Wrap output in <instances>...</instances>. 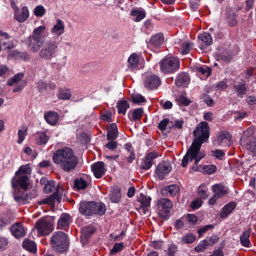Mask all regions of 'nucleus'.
Listing matches in <instances>:
<instances>
[{
    "label": "nucleus",
    "instance_id": "b1692460",
    "mask_svg": "<svg viewBox=\"0 0 256 256\" xmlns=\"http://www.w3.org/2000/svg\"><path fill=\"white\" fill-rule=\"evenodd\" d=\"M189 82L190 78L188 74L182 73L178 76L175 84L178 86H186L189 84Z\"/></svg>",
    "mask_w": 256,
    "mask_h": 256
},
{
    "label": "nucleus",
    "instance_id": "c9c22d12",
    "mask_svg": "<svg viewBox=\"0 0 256 256\" xmlns=\"http://www.w3.org/2000/svg\"><path fill=\"white\" fill-rule=\"evenodd\" d=\"M88 186V182L82 178L74 180V188L77 190H84Z\"/></svg>",
    "mask_w": 256,
    "mask_h": 256
},
{
    "label": "nucleus",
    "instance_id": "7ed1b4c3",
    "mask_svg": "<svg viewBox=\"0 0 256 256\" xmlns=\"http://www.w3.org/2000/svg\"><path fill=\"white\" fill-rule=\"evenodd\" d=\"M46 27L44 26H40L34 28L32 34L27 40V44L30 51L36 52L42 46L44 42L42 36Z\"/></svg>",
    "mask_w": 256,
    "mask_h": 256
},
{
    "label": "nucleus",
    "instance_id": "0eeeda50",
    "mask_svg": "<svg viewBox=\"0 0 256 256\" xmlns=\"http://www.w3.org/2000/svg\"><path fill=\"white\" fill-rule=\"evenodd\" d=\"M34 230L40 236L48 235L54 230L53 222L49 218H43L36 224Z\"/></svg>",
    "mask_w": 256,
    "mask_h": 256
},
{
    "label": "nucleus",
    "instance_id": "09e8293b",
    "mask_svg": "<svg viewBox=\"0 0 256 256\" xmlns=\"http://www.w3.org/2000/svg\"><path fill=\"white\" fill-rule=\"evenodd\" d=\"M195 240V236L192 234L189 233L182 238L181 242L182 244H191Z\"/></svg>",
    "mask_w": 256,
    "mask_h": 256
},
{
    "label": "nucleus",
    "instance_id": "a19ab883",
    "mask_svg": "<svg viewBox=\"0 0 256 256\" xmlns=\"http://www.w3.org/2000/svg\"><path fill=\"white\" fill-rule=\"evenodd\" d=\"M232 58V55L230 52L227 51L220 54L218 57V60L224 62H228Z\"/></svg>",
    "mask_w": 256,
    "mask_h": 256
},
{
    "label": "nucleus",
    "instance_id": "79ce46f5",
    "mask_svg": "<svg viewBox=\"0 0 256 256\" xmlns=\"http://www.w3.org/2000/svg\"><path fill=\"white\" fill-rule=\"evenodd\" d=\"M46 12V10L42 5L37 6L34 9V14L38 17H42Z\"/></svg>",
    "mask_w": 256,
    "mask_h": 256
},
{
    "label": "nucleus",
    "instance_id": "8fccbe9b",
    "mask_svg": "<svg viewBox=\"0 0 256 256\" xmlns=\"http://www.w3.org/2000/svg\"><path fill=\"white\" fill-rule=\"evenodd\" d=\"M254 134V130L252 128H249L244 132L240 142H244L246 140V138L251 137Z\"/></svg>",
    "mask_w": 256,
    "mask_h": 256
},
{
    "label": "nucleus",
    "instance_id": "6e6d98bb",
    "mask_svg": "<svg viewBox=\"0 0 256 256\" xmlns=\"http://www.w3.org/2000/svg\"><path fill=\"white\" fill-rule=\"evenodd\" d=\"M132 99L133 102L138 104H140L146 101L144 98L140 94H132Z\"/></svg>",
    "mask_w": 256,
    "mask_h": 256
},
{
    "label": "nucleus",
    "instance_id": "603ef678",
    "mask_svg": "<svg viewBox=\"0 0 256 256\" xmlns=\"http://www.w3.org/2000/svg\"><path fill=\"white\" fill-rule=\"evenodd\" d=\"M208 244V240H204L201 241L198 245L194 248V250L196 252H201L206 249Z\"/></svg>",
    "mask_w": 256,
    "mask_h": 256
},
{
    "label": "nucleus",
    "instance_id": "338daca9",
    "mask_svg": "<svg viewBox=\"0 0 256 256\" xmlns=\"http://www.w3.org/2000/svg\"><path fill=\"white\" fill-rule=\"evenodd\" d=\"M170 121L168 118H164L158 124V128L161 130H164Z\"/></svg>",
    "mask_w": 256,
    "mask_h": 256
},
{
    "label": "nucleus",
    "instance_id": "72a5a7b5",
    "mask_svg": "<svg viewBox=\"0 0 256 256\" xmlns=\"http://www.w3.org/2000/svg\"><path fill=\"white\" fill-rule=\"evenodd\" d=\"M250 231L248 230L244 232L242 234L240 237V241L241 244L245 247L248 248L250 246Z\"/></svg>",
    "mask_w": 256,
    "mask_h": 256
},
{
    "label": "nucleus",
    "instance_id": "f704fd0d",
    "mask_svg": "<svg viewBox=\"0 0 256 256\" xmlns=\"http://www.w3.org/2000/svg\"><path fill=\"white\" fill-rule=\"evenodd\" d=\"M22 246L26 250L32 252H36V246L35 242L29 240H24L22 242Z\"/></svg>",
    "mask_w": 256,
    "mask_h": 256
},
{
    "label": "nucleus",
    "instance_id": "423d86ee",
    "mask_svg": "<svg viewBox=\"0 0 256 256\" xmlns=\"http://www.w3.org/2000/svg\"><path fill=\"white\" fill-rule=\"evenodd\" d=\"M58 50V44L54 40L47 41L39 52L40 58L51 60L55 57Z\"/></svg>",
    "mask_w": 256,
    "mask_h": 256
},
{
    "label": "nucleus",
    "instance_id": "c756f323",
    "mask_svg": "<svg viewBox=\"0 0 256 256\" xmlns=\"http://www.w3.org/2000/svg\"><path fill=\"white\" fill-rule=\"evenodd\" d=\"M49 139V137L44 132H38L35 135V142L38 144H46Z\"/></svg>",
    "mask_w": 256,
    "mask_h": 256
},
{
    "label": "nucleus",
    "instance_id": "3c124183",
    "mask_svg": "<svg viewBox=\"0 0 256 256\" xmlns=\"http://www.w3.org/2000/svg\"><path fill=\"white\" fill-rule=\"evenodd\" d=\"M71 96L68 90L61 89L58 94V97L62 100H68Z\"/></svg>",
    "mask_w": 256,
    "mask_h": 256
},
{
    "label": "nucleus",
    "instance_id": "49530a36",
    "mask_svg": "<svg viewBox=\"0 0 256 256\" xmlns=\"http://www.w3.org/2000/svg\"><path fill=\"white\" fill-rule=\"evenodd\" d=\"M192 47V44L189 42H184L181 46V52L182 54H188Z\"/></svg>",
    "mask_w": 256,
    "mask_h": 256
},
{
    "label": "nucleus",
    "instance_id": "ddd939ff",
    "mask_svg": "<svg viewBox=\"0 0 256 256\" xmlns=\"http://www.w3.org/2000/svg\"><path fill=\"white\" fill-rule=\"evenodd\" d=\"M172 170V167L168 162H164L160 164L156 170V176L160 180H163L165 176Z\"/></svg>",
    "mask_w": 256,
    "mask_h": 256
},
{
    "label": "nucleus",
    "instance_id": "c03bdc74",
    "mask_svg": "<svg viewBox=\"0 0 256 256\" xmlns=\"http://www.w3.org/2000/svg\"><path fill=\"white\" fill-rule=\"evenodd\" d=\"M208 188L205 184L200 185L198 190V194L199 196L202 199H206L208 197V195L206 194V190Z\"/></svg>",
    "mask_w": 256,
    "mask_h": 256
},
{
    "label": "nucleus",
    "instance_id": "69168bd1",
    "mask_svg": "<svg viewBox=\"0 0 256 256\" xmlns=\"http://www.w3.org/2000/svg\"><path fill=\"white\" fill-rule=\"evenodd\" d=\"M8 242L6 238L0 237V252L6 249Z\"/></svg>",
    "mask_w": 256,
    "mask_h": 256
},
{
    "label": "nucleus",
    "instance_id": "e433bc0d",
    "mask_svg": "<svg viewBox=\"0 0 256 256\" xmlns=\"http://www.w3.org/2000/svg\"><path fill=\"white\" fill-rule=\"evenodd\" d=\"M236 204L234 202H231L226 205L222 208V212L221 214V216L222 218L227 216L230 214L232 210L235 208Z\"/></svg>",
    "mask_w": 256,
    "mask_h": 256
},
{
    "label": "nucleus",
    "instance_id": "5701e85b",
    "mask_svg": "<svg viewBox=\"0 0 256 256\" xmlns=\"http://www.w3.org/2000/svg\"><path fill=\"white\" fill-rule=\"evenodd\" d=\"M92 202H81L80 204L79 210L81 214L86 216L92 214Z\"/></svg>",
    "mask_w": 256,
    "mask_h": 256
},
{
    "label": "nucleus",
    "instance_id": "f03ea898",
    "mask_svg": "<svg viewBox=\"0 0 256 256\" xmlns=\"http://www.w3.org/2000/svg\"><path fill=\"white\" fill-rule=\"evenodd\" d=\"M52 160L56 164L66 172L74 170L78 162L73 150L68 147L56 150L53 154Z\"/></svg>",
    "mask_w": 256,
    "mask_h": 256
},
{
    "label": "nucleus",
    "instance_id": "37998d69",
    "mask_svg": "<svg viewBox=\"0 0 256 256\" xmlns=\"http://www.w3.org/2000/svg\"><path fill=\"white\" fill-rule=\"evenodd\" d=\"M144 113L143 109L138 108L135 109L132 113V120H140Z\"/></svg>",
    "mask_w": 256,
    "mask_h": 256
},
{
    "label": "nucleus",
    "instance_id": "a18cd8bd",
    "mask_svg": "<svg viewBox=\"0 0 256 256\" xmlns=\"http://www.w3.org/2000/svg\"><path fill=\"white\" fill-rule=\"evenodd\" d=\"M23 77L24 74L22 73L17 74L8 81V84L9 86L14 85V84L18 82Z\"/></svg>",
    "mask_w": 256,
    "mask_h": 256
},
{
    "label": "nucleus",
    "instance_id": "7c9ffc66",
    "mask_svg": "<svg viewBox=\"0 0 256 256\" xmlns=\"http://www.w3.org/2000/svg\"><path fill=\"white\" fill-rule=\"evenodd\" d=\"M139 62L138 56L136 54H132L129 57L128 62V66L131 69H136L138 68Z\"/></svg>",
    "mask_w": 256,
    "mask_h": 256
},
{
    "label": "nucleus",
    "instance_id": "864d4df0",
    "mask_svg": "<svg viewBox=\"0 0 256 256\" xmlns=\"http://www.w3.org/2000/svg\"><path fill=\"white\" fill-rule=\"evenodd\" d=\"M176 100L178 104L180 106H188L191 102V101L189 99L184 96H178L176 98Z\"/></svg>",
    "mask_w": 256,
    "mask_h": 256
},
{
    "label": "nucleus",
    "instance_id": "9b49d317",
    "mask_svg": "<svg viewBox=\"0 0 256 256\" xmlns=\"http://www.w3.org/2000/svg\"><path fill=\"white\" fill-rule=\"evenodd\" d=\"M158 156V153L156 151L148 152L147 154L142 160L140 168L144 170H149L153 164L154 160Z\"/></svg>",
    "mask_w": 256,
    "mask_h": 256
},
{
    "label": "nucleus",
    "instance_id": "9d476101",
    "mask_svg": "<svg viewBox=\"0 0 256 256\" xmlns=\"http://www.w3.org/2000/svg\"><path fill=\"white\" fill-rule=\"evenodd\" d=\"M212 191L214 195L208 200L209 204L212 205L215 204L217 199L224 196L228 192L227 188L219 184L213 186Z\"/></svg>",
    "mask_w": 256,
    "mask_h": 256
},
{
    "label": "nucleus",
    "instance_id": "a878e982",
    "mask_svg": "<svg viewBox=\"0 0 256 256\" xmlns=\"http://www.w3.org/2000/svg\"><path fill=\"white\" fill-rule=\"evenodd\" d=\"M64 25L62 20L58 19L56 23L51 30V33L56 36H60L64 32Z\"/></svg>",
    "mask_w": 256,
    "mask_h": 256
},
{
    "label": "nucleus",
    "instance_id": "bf43d9fd",
    "mask_svg": "<svg viewBox=\"0 0 256 256\" xmlns=\"http://www.w3.org/2000/svg\"><path fill=\"white\" fill-rule=\"evenodd\" d=\"M123 248L124 244L122 242L116 243L110 252V254H116L118 252L121 251Z\"/></svg>",
    "mask_w": 256,
    "mask_h": 256
},
{
    "label": "nucleus",
    "instance_id": "393cba45",
    "mask_svg": "<svg viewBox=\"0 0 256 256\" xmlns=\"http://www.w3.org/2000/svg\"><path fill=\"white\" fill-rule=\"evenodd\" d=\"M44 117L46 122L52 126L55 125L58 120V114L54 112H48L46 113Z\"/></svg>",
    "mask_w": 256,
    "mask_h": 256
},
{
    "label": "nucleus",
    "instance_id": "a211bd4d",
    "mask_svg": "<svg viewBox=\"0 0 256 256\" xmlns=\"http://www.w3.org/2000/svg\"><path fill=\"white\" fill-rule=\"evenodd\" d=\"M158 204L159 210L166 214L169 213L172 207V202L165 198L160 199Z\"/></svg>",
    "mask_w": 256,
    "mask_h": 256
},
{
    "label": "nucleus",
    "instance_id": "13d9d810",
    "mask_svg": "<svg viewBox=\"0 0 256 256\" xmlns=\"http://www.w3.org/2000/svg\"><path fill=\"white\" fill-rule=\"evenodd\" d=\"M166 190L170 196H174L178 192L179 187L176 184H172L168 186Z\"/></svg>",
    "mask_w": 256,
    "mask_h": 256
},
{
    "label": "nucleus",
    "instance_id": "cd10ccee",
    "mask_svg": "<svg viewBox=\"0 0 256 256\" xmlns=\"http://www.w3.org/2000/svg\"><path fill=\"white\" fill-rule=\"evenodd\" d=\"M118 130L116 124H110L108 128L107 137L108 139L114 140L118 136Z\"/></svg>",
    "mask_w": 256,
    "mask_h": 256
},
{
    "label": "nucleus",
    "instance_id": "412c9836",
    "mask_svg": "<svg viewBox=\"0 0 256 256\" xmlns=\"http://www.w3.org/2000/svg\"><path fill=\"white\" fill-rule=\"evenodd\" d=\"M234 88L237 95L241 98H242L247 92L246 82L244 81L235 82L234 84Z\"/></svg>",
    "mask_w": 256,
    "mask_h": 256
},
{
    "label": "nucleus",
    "instance_id": "f3484780",
    "mask_svg": "<svg viewBox=\"0 0 256 256\" xmlns=\"http://www.w3.org/2000/svg\"><path fill=\"white\" fill-rule=\"evenodd\" d=\"M72 222L71 216L66 213L62 214L58 222V228L62 230H66L69 227Z\"/></svg>",
    "mask_w": 256,
    "mask_h": 256
},
{
    "label": "nucleus",
    "instance_id": "bb28decb",
    "mask_svg": "<svg viewBox=\"0 0 256 256\" xmlns=\"http://www.w3.org/2000/svg\"><path fill=\"white\" fill-rule=\"evenodd\" d=\"M92 214H97L102 215L106 212V206L102 203H96L92 202Z\"/></svg>",
    "mask_w": 256,
    "mask_h": 256
},
{
    "label": "nucleus",
    "instance_id": "c85d7f7f",
    "mask_svg": "<svg viewBox=\"0 0 256 256\" xmlns=\"http://www.w3.org/2000/svg\"><path fill=\"white\" fill-rule=\"evenodd\" d=\"M164 38L162 34L158 33L151 37L150 43L156 47H158L164 43Z\"/></svg>",
    "mask_w": 256,
    "mask_h": 256
},
{
    "label": "nucleus",
    "instance_id": "2eb2a0df",
    "mask_svg": "<svg viewBox=\"0 0 256 256\" xmlns=\"http://www.w3.org/2000/svg\"><path fill=\"white\" fill-rule=\"evenodd\" d=\"M138 200L142 204L141 208L140 209V212L144 214H148V208L150 206V197L140 194L138 198Z\"/></svg>",
    "mask_w": 256,
    "mask_h": 256
},
{
    "label": "nucleus",
    "instance_id": "f257e3e1",
    "mask_svg": "<svg viewBox=\"0 0 256 256\" xmlns=\"http://www.w3.org/2000/svg\"><path fill=\"white\" fill-rule=\"evenodd\" d=\"M209 131L210 128L208 124L206 122H200L194 130L193 134L194 139L182 160V166L183 167H186L188 162L194 160L196 166L192 167L194 170L202 172L208 174H212L216 171V168L214 165L206 166L203 167L197 166L200 160L205 156V153L200 151V149L202 144L209 138Z\"/></svg>",
    "mask_w": 256,
    "mask_h": 256
},
{
    "label": "nucleus",
    "instance_id": "052dcab7",
    "mask_svg": "<svg viewBox=\"0 0 256 256\" xmlns=\"http://www.w3.org/2000/svg\"><path fill=\"white\" fill-rule=\"evenodd\" d=\"M27 130L25 128L20 129L18 131V138L17 141L18 143L21 144L25 138Z\"/></svg>",
    "mask_w": 256,
    "mask_h": 256
},
{
    "label": "nucleus",
    "instance_id": "58836bf2",
    "mask_svg": "<svg viewBox=\"0 0 256 256\" xmlns=\"http://www.w3.org/2000/svg\"><path fill=\"white\" fill-rule=\"evenodd\" d=\"M112 202L116 203L120 201L121 198L120 191L118 188L114 189L109 194Z\"/></svg>",
    "mask_w": 256,
    "mask_h": 256
},
{
    "label": "nucleus",
    "instance_id": "de8ad7c7",
    "mask_svg": "<svg viewBox=\"0 0 256 256\" xmlns=\"http://www.w3.org/2000/svg\"><path fill=\"white\" fill-rule=\"evenodd\" d=\"M31 173V170L29 164L21 166L18 170L16 172V174H26L28 176Z\"/></svg>",
    "mask_w": 256,
    "mask_h": 256
},
{
    "label": "nucleus",
    "instance_id": "4c0bfd02",
    "mask_svg": "<svg viewBox=\"0 0 256 256\" xmlns=\"http://www.w3.org/2000/svg\"><path fill=\"white\" fill-rule=\"evenodd\" d=\"M116 107L118 109V112L124 115L129 108V104L126 100H121L118 102Z\"/></svg>",
    "mask_w": 256,
    "mask_h": 256
},
{
    "label": "nucleus",
    "instance_id": "4468645a",
    "mask_svg": "<svg viewBox=\"0 0 256 256\" xmlns=\"http://www.w3.org/2000/svg\"><path fill=\"white\" fill-rule=\"evenodd\" d=\"M94 176L97 178H101L106 173V168L104 162H98L91 166Z\"/></svg>",
    "mask_w": 256,
    "mask_h": 256
},
{
    "label": "nucleus",
    "instance_id": "aec40b11",
    "mask_svg": "<svg viewBox=\"0 0 256 256\" xmlns=\"http://www.w3.org/2000/svg\"><path fill=\"white\" fill-rule=\"evenodd\" d=\"M230 137L226 132H222L218 136L216 142L220 146H226L230 144Z\"/></svg>",
    "mask_w": 256,
    "mask_h": 256
},
{
    "label": "nucleus",
    "instance_id": "774afa93",
    "mask_svg": "<svg viewBox=\"0 0 256 256\" xmlns=\"http://www.w3.org/2000/svg\"><path fill=\"white\" fill-rule=\"evenodd\" d=\"M100 118L104 121L110 122L112 120V113L110 112H104L101 114Z\"/></svg>",
    "mask_w": 256,
    "mask_h": 256
},
{
    "label": "nucleus",
    "instance_id": "f8f14e48",
    "mask_svg": "<svg viewBox=\"0 0 256 256\" xmlns=\"http://www.w3.org/2000/svg\"><path fill=\"white\" fill-rule=\"evenodd\" d=\"M12 6L14 10V18L18 22H23L28 18L29 10L27 7L23 6L20 10L15 4H12Z\"/></svg>",
    "mask_w": 256,
    "mask_h": 256
},
{
    "label": "nucleus",
    "instance_id": "39448f33",
    "mask_svg": "<svg viewBox=\"0 0 256 256\" xmlns=\"http://www.w3.org/2000/svg\"><path fill=\"white\" fill-rule=\"evenodd\" d=\"M160 64L162 72L164 74L174 72L178 70L180 66L178 59L169 56H165Z\"/></svg>",
    "mask_w": 256,
    "mask_h": 256
},
{
    "label": "nucleus",
    "instance_id": "0e129e2a",
    "mask_svg": "<svg viewBox=\"0 0 256 256\" xmlns=\"http://www.w3.org/2000/svg\"><path fill=\"white\" fill-rule=\"evenodd\" d=\"M212 155L216 158L222 160L224 156V152L220 150H215L211 152Z\"/></svg>",
    "mask_w": 256,
    "mask_h": 256
},
{
    "label": "nucleus",
    "instance_id": "ea45409f",
    "mask_svg": "<svg viewBox=\"0 0 256 256\" xmlns=\"http://www.w3.org/2000/svg\"><path fill=\"white\" fill-rule=\"evenodd\" d=\"M8 56L14 57L16 58H22V60H27L30 58L29 54L26 52H20L16 51H14L10 54H9Z\"/></svg>",
    "mask_w": 256,
    "mask_h": 256
},
{
    "label": "nucleus",
    "instance_id": "4be33fe9",
    "mask_svg": "<svg viewBox=\"0 0 256 256\" xmlns=\"http://www.w3.org/2000/svg\"><path fill=\"white\" fill-rule=\"evenodd\" d=\"M40 183L44 186V190L46 193L51 192L56 189L54 182L52 180L48 181L45 177L41 178Z\"/></svg>",
    "mask_w": 256,
    "mask_h": 256
},
{
    "label": "nucleus",
    "instance_id": "5fc2aeb1",
    "mask_svg": "<svg viewBox=\"0 0 256 256\" xmlns=\"http://www.w3.org/2000/svg\"><path fill=\"white\" fill-rule=\"evenodd\" d=\"M228 24L230 26H234L237 24V20L235 14L232 12L228 15L226 18Z\"/></svg>",
    "mask_w": 256,
    "mask_h": 256
},
{
    "label": "nucleus",
    "instance_id": "e2e57ef3",
    "mask_svg": "<svg viewBox=\"0 0 256 256\" xmlns=\"http://www.w3.org/2000/svg\"><path fill=\"white\" fill-rule=\"evenodd\" d=\"M198 72L202 75L205 76L208 78L210 74V70L207 66H200L198 68Z\"/></svg>",
    "mask_w": 256,
    "mask_h": 256
},
{
    "label": "nucleus",
    "instance_id": "4d7b16f0",
    "mask_svg": "<svg viewBox=\"0 0 256 256\" xmlns=\"http://www.w3.org/2000/svg\"><path fill=\"white\" fill-rule=\"evenodd\" d=\"M177 250V246L174 244H171L168 246L166 251V254L168 256H175Z\"/></svg>",
    "mask_w": 256,
    "mask_h": 256
},
{
    "label": "nucleus",
    "instance_id": "680f3d73",
    "mask_svg": "<svg viewBox=\"0 0 256 256\" xmlns=\"http://www.w3.org/2000/svg\"><path fill=\"white\" fill-rule=\"evenodd\" d=\"M228 84L224 81H220L216 82L214 86V88L216 90H223L226 89Z\"/></svg>",
    "mask_w": 256,
    "mask_h": 256
},
{
    "label": "nucleus",
    "instance_id": "20e7f679",
    "mask_svg": "<svg viewBox=\"0 0 256 256\" xmlns=\"http://www.w3.org/2000/svg\"><path fill=\"white\" fill-rule=\"evenodd\" d=\"M50 241L52 247L58 252H65L69 244L67 234L60 231L54 232L51 237Z\"/></svg>",
    "mask_w": 256,
    "mask_h": 256
},
{
    "label": "nucleus",
    "instance_id": "6e6552de",
    "mask_svg": "<svg viewBox=\"0 0 256 256\" xmlns=\"http://www.w3.org/2000/svg\"><path fill=\"white\" fill-rule=\"evenodd\" d=\"M143 84L145 88L152 90L158 86L160 84V80L156 74H146L144 75Z\"/></svg>",
    "mask_w": 256,
    "mask_h": 256
},
{
    "label": "nucleus",
    "instance_id": "473e14b6",
    "mask_svg": "<svg viewBox=\"0 0 256 256\" xmlns=\"http://www.w3.org/2000/svg\"><path fill=\"white\" fill-rule=\"evenodd\" d=\"M200 40L203 43L204 46H208L212 42L211 36L208 32H204L198 36Z\"/></svg>",
    "mask_w": 256,
    "mask_h": 256
},
{
    "label": "nucleus",
    "instance_id": "6ab92c4d",
    "mask_svg": "<svg viewBox=\"0 0 256 256\" xmlns=\"http://www.w3.org/2000/svg\"><path fill=\"white\" fill-rule=\"evenodd\" d=\"M26 194L27 192L17 190H16L14 194V198L16 202L20 204H22L28 202V196Z\"/></svg>",
    "mask_w": 256,
    "mask_h": 256
},
{
    "label": "nucleus",
    "instance_id": "dca6fc26",
    "mask_svg": "<svg viewBox=\"0 0 256 256\" xmlns=\"http://www.w3.org/2000/svg\"><path fill=\"white\" fill-rule=\"evenodd\" d=\"M12 235L16 238L22 237L26 234V230L20 222L13 224L10 228Z\"/></svg>",
    "mask_w": 256,
    "mask_h": 256
},
{
    "label": "nucleus",
    "instance_id": "1a4fd4ad",
    "mask_svg": "<svg viewBox=\"0 0 256 256\" xmlns=\"http://www.w3.org/2000/svg\"><path fill=\"white\" fill-rule=\"evenodd\" d=\"M12 184L14 188L20 186L24 190L27 189L30 184L28 177L26 174H16L15 176L12 180Z\"/></svg>",
    "mask_w": 256,
    "mask_h": 256
},
{
    "label": "nucleus",
    "instance_id": "2f4dec72",
    "mask_svg": "<svg viewBox=\"0 0 256 256\" xmlns=\"http://www.w3.org/2000/svg\"><path fill=\"white\" fill-rule=\"evenodd\" d=\"M131 16L133 17V20L136 22H140L146 16V12L142 9H138L133 10L131 12Z\"/></svg>",
    "mask_w": 256,
    "mask_h": 256
}]
</instances>
